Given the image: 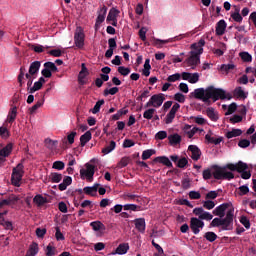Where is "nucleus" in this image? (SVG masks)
Here are the masks:
<instances>
[{
  "instance_id": "obj_25",
  "label": "nucleus",
  "mask_w": 256,
  "mask_h": 256,
  "mask_svg": "<svg viewBox=\"0 0 256 256\" xmlns=\"http://www.w3.org/2000/svg\"><path fill=\"white\" fill-rule=\"evenodd\" d=\"M71 183H73V178L71 176H65L63 182L58 185L59 191H65Z\"/></svg>"
},
{
  "instance_id": "obj_39",
  "label": "nucleus",
  "mask_w": 256,
  "mask_h": 256,
  "mask_svg": "<svg viewBox=\"0 0 256 256\" xmlns=\"http://www.w3.org/2000/svg\"><path fill=\"white\" fill-rule=\"evenodd\" d=\"M240 135H243V131L241 129H232V131L226 133L227 139H233V137H240Z\"/></svg>"
},
{
  "instance_id": "obj_13",
  "label": "nucleus",
  "mask_w": 256,
  "mask_h": 256,
  "mask_svg": "<svg viewBox=\"0 0 256 256\" xmlns=\"http://www.w3.org/2000/svg\"><path fill=\"white\" fill-rule=\"evenodd\" d=\"M183 81H189L192 84L199 82V73L182 72Z\"/></svg>"
},
{
  "instance_id": "obj_29",
  "label": "nucleus",
  "mask_w": 256,
  "mask_h": 256,
  "mask_svg": "<svg viewBox=\"0 0 256 256\" xmlns=\"http://www.w3.org/2000/svg\"><path fill=\"white\" fill-rule=\"evenodd\" d=\"M33 202H34L35 204H37L38 207H43V205L49 203V200H47V198L43 197V195L37 194V195L33 198Z\"/></svg>"
},
{
  "instance_id": "obj_5",
  "label": "nucleus",
  "mask_w": 256,
  "mask_h": 256,
  "mask_svg": "<svg viewBox=\"0 0 256 256\" xmlns=\"http://www.w3.org/2000/svg\"><path fill=\"white\" fill-rule=\"evenodd\" d=\"M163 101H165V95L164 94H154L151 96L149 101L145 104V109H149V107H155L156 109H159L161 105H163Z\"/></svg>"
},
{
  "instance_id": "obj_10",
  "label": "nucleus",
  "mask_w": 256,
  "mask_h": 256,
  "mask_svg": "<svg viewBox=\"0 0 256 256\" xmlns=\"http://www.w3.org/2000/svg\"><path fill=\"white\" fill-rule=\"evenodd\" d=\"M185 63H187L188 67H192V69H195L199 65V63H201V56L197 55L194 52H190V57L185 60Z\"/></svg>"
},
{
  "instance_id": "obj_62",
  "label": "nucleus",
  "mask_w": 256,
  "mask_h": 256,
  "mask_svg": "<svg viewBox=\"0 0 256 256\" xmlns=\"http://www.w3.org/2000/svg\"><path fill=\"white\" fill-rule=\"evenodd\" d=\"M235 111H237V103L233 102L228 106V110L225 113V115H233V113H235Z\"/></svg>"
},
{
  "instance_id": "obj_47",
  "label": "nucleus",
  "mask_w": 256,
  "mask_h": 256,
  "mask_svg": "<svg viewBox=\"0 0 256 256\" xmlns=\"http://www.w3.org/2000/svg\"><path fill=\"white\" fill-rule=\"evenodd\" d=\"M204 239H206V241H209L210 243H213L217 241V234H215V232H206L204 234Z\"/></svg>"
},
{
  "instance_id": "obj_7",
  "label": "nucleus",
  "mask_w": 256,
  "mask_h": 256,
  "mask_svg": "<svg viewBox=\"0 0 256 256\" xmlns=\"http://www.w3.org/2000/svg\"><path fill=\"white\" fill-rule=\"evenodd\" d=\"M74 44L78 49L85 47V32L81 27H78L74 33Z\"/></svg>"
},
{
  "instance_id": "obj_59",
  "label": "nucleus",
  "mask_w": 256,
  "mask_h": 256,
  "mask_svg": "<svg viewBox=\"0 0 256 256\" xmlns=\"http://www.w3.org/2000/svg\"><path fill=\"white\" fill-rule=\"evenodd\" d=\"M43 88V84L39 81H36L32 87V89H30L29 93L33 94L36 91H41V89Z\"/></svg>"
},
{
  "instance_id": "obj_44",
  "label": "nucleus",
  "mask_w": 256,
  "mask_h": 256,
  "mask_svg": "<svg viewBox=\"0 0 256 256\" xmlns=\"http://www.w3.org/2000/svg\"><path fill=\"white\" fill-rule=\"evenodd\" d=\"M129 163H131V158L125 156L118 162L117 167L118 169H123V167H127Z\"/></svg>"
},
{
  "instance_id": "obj_54",
  "label": "nucleus",
  "mask_w": 256,
  "mask_h": 256,
  "mask_svg": "<svg viewBox=\"0 0 256 256\" xmlns=\"http://www.w3.org/2000/svg\"><path fill=\"white\" fill-rule=\"evenodd\" d=\"M118 73H120V75H122L123 77H127V75H129V73H131V69L127 68L125 66H119Z\"/></svg>"
},
{
  "instance_id": "obj_3",
  "label": "nucleus",
  "mask_w": 256,
  "mask_h": 256,
  "mask_svg": "<svg viewBox=\"0 0 256 256\" xmlns=\"http://www.w3.org/2000/svg\"><path fill=\"white\" fill-rule=\"evenodd\" d=\"M235 217V209L230 208L225 218H214L209 227H220L221 231H233V219Z\"/></svg>"
},
{
  "instance_id": "obj_46",
  "label": "nucleus",
  "mask_w": 256,
  "mask_h": 256,
  "mask_svg": "<svg viewBox=\"0 0 256 256\" xmlns=\"http://www.w3.org/2000/svg\"><path fill=\"white\" fill-rule=\"evenodd\" d=\"M102 105H105V100L104 99L98 100L96 102V104L94 105V107L92 109L93 115H97V113H99V111H101V106Z\"/></svg>"
},
{
  "instance_id": "obj_38",
  "label": "nucleus",
  "mask_w": 256,
  "mask_h": 256,
  "mask_svg": "<svg viewBox=\"0 0 256 256\" xmlns=\"http://www.w3.org/2000/svg\"><path fill=\"white\" fill-rule=\"evenodd\" d=\"M115 147H117V143L115 141H110V144L107 145L105 148L102 149V153L104 155H109L111 151H114Z\"/></svg>"
},
{
  "instance_id": "obj_64",
  "label": "nucleus",
  "mask_w": 256,
  "mask_h": 256,
  "mask_svg": "<svg viewBox=\"0 0 256 256\" xmlns=\"http://www.w3.org/2000/svg\"><path fill=\"white\" fill-rule=\"evenodd\" d=\"M188 195H189V198L193 200L201 199V192L190 191Z\"/></svg>"
},
{
  "instance_id": "obj_22",
  "label": "nucleus",
  "mask_w": 256,
  "mask_h": 256,
  "mask_svg": "<svg viewBox=\"0 0 256 256\" xmlns=\"http://www.w3.org/2000/svg\"><path fill=\"white\" fill-rule=\"evenodd\" d=\"M15 119H17V106L10 108L7 115V123L13 125V123H15Z\"/></svg>"
},
{
  "instance_id": "obj_12",
  "label": "nucleus",
  "mask_w": 256,
  "mask_h": 256,
  "mask_svg": "<svg viewBox=\"0 0 256 256\" xmlns=\"http://www.w3.org/2000/svg\"><path fill=\"white\" fill-rule=\"evenodd\" d=\"M228 207H231L230 203H223V204L217 206L213 210V215H216L217 217H220V218H224L225 212L227 211Z\"/></svg>"
},
{
  "instance_id": "obj_21",
  "label": "nucleus",
  "mask_w": 256,
  "mask_h": 256,
  "mask_svg": "<svg viewBox=\"0 0 256 256\" xmlns=\"http://www.w3.org/2000/svg\"><path fill=\"white\" fill-rule=\"evenodd\" d=\"M99 189V184H94L92 187L86 186L83 191L86 195H90V197H97V191Z\"/></svg>"
},
{
  "instance_id": "obj_36",
  "label": "nucleus",
  "mask_w": 256,
  "mask_h": 256,
  "mask_svg": "<svg viewBox=\"0 0 256 256\" xmlns=\"http://www.w3.org/2000/svg\"><path fill=\"white\" fill-rule=\"evenodd\" d=\"M234 97H237L238 99H247V93H245L241 86H238L234 90Z\"/></svg>"
},
{
  "instance_id": "obj_24",
  "label": "nucleus",
  "mask_w": 256,
  "mask_h": 256,
  "mask_svg": "<svg viewBox=\"0 0 256 256\" xmlns=\"http://www.w3.org/2000/svg\"><path fill=\"white\" fill-rule=\"evenodd\" d=\"M45 103V94L42 95V99L38 100L36 104H34L32 107L28 109L30 115H33L36 113L37 109L43 107V104Z\"/></svg>"
},
{
  "instance_id": "obj_60",
  "label": "nucleus",
  "mask_w": 256,
  "mask_h": 256,
  "mask_svg": "<svg viewBox=\"0 0 256 256\" xmlns=\"http://www.w3.org/2000/svg\"><path fill=\"white\" fill-rule=\"evenodd\" d=\"M240 223L245 227V229H251V222L249 221V218L246 216H241Z\"/></svg>"
},
{
  "instance_id": "obj_14",
  "label": "nucleus",
  "mask_w": 256,
  "mask_h": 256,
  "mask_svg": "<svg viewBox=\"0 0 256 256\" xmlns=\"http://www.w3.org/2000/svg\"><path fill=\"white\" fill-rule=\"evenodd\" d=\"M188 151L191 152V159H193V161H199V159H201V149H199V147H197L196 145H190L188 147Z\"/></svg>"
},
{
  "instance_id": "obj_51",
  "label": "nucleus",
  "mask_w": 256,
  "mask_h": 256,
  "mask_svg": "<svg viewBox=\"0 0 256 256\" xmlns=\"http://www.w3.org/2000/svg\"><path fill=\"white\" fill-rule=\"evenodd\" d=\"M44 67H45L48 71H50V72H52V73H57V71H58L57 66H56L55 63H53V62H46V63H44Z\"/></svg>"
},
{
  "instance_id": "obj_32",
  "label": "nucleus",
  "mask_w": 256,
  "mask_h": 256,
  "mask_svg": "<svg viewBox=\"0 0 256 256\" xmlns=\"http://www.w3.org/2000/svg\"><path fill=\"white\" fill-rule=\"evenodd\" d=\"M49 180L51 181V183H61V181L63 180V174L58 172H52L49 175Z\"/></svg>"
},
{
  "instance_id": "obj_2",
  "label": "nucleus",
  "mask_w": 256,
  "mask_h": 256,
  "mask_svg": "<svg viewBox=\"0 0 256 256\" xmlns=\"http://www.w3.org/2000/svg\"><path fill=\"white\" fill-rule=\"evenodd\" d=\"M213 177L217 181L226 180L231 181V179H235V174L229 171H237V164L228 163L225 166L213 165ZM227 169L229 171H227Z\"/></svg>"
},
{
  "instance_id": "obj_57",
  "label": "nucleus",
  "mask_w": 256,
  "mask_h": 256,
  "mask_svg": "<svg viewBox=\"0 0 256 256\" xmlns=\"http://www.w3.org/2000/svg\"><path fill=\"white\" fill-rule=\"evenodd\" d=\"M52 168L57 169V171H63L65 169V163L63 161H55Z\"/></svg>"
},
{
  "instance_id": "obj_41",
  "label": "nucleus",
  "mask_w": 256,
  "mask_h": 256,
  "mask_svg": "<svg viewBox=\"0 0 256 256\" xmlns=\"http://www.w3.org/2000/svg\"><path fill=\"white\" fill-rule=\"evenodd\" d=\"M225 51H227V44L221 43L220 49H214L213 53H214V55H217L218 57H223Z\"/></svg>"
},
{
  "instance_id": "obj_1",
  "label": "nucleus",
  "mask_w": 256,
  "mask_h": 256,
  "mask_svg": "<svg viewBox=\"0 0 256 256\" xmlns=\"http://www.w3.org/2000/svg\"><path fill=\"white\" fill-rule=\"evenodd\" d=\"M191 95L195 99H199V101H203V103H207L208 105H211V99L214 103L215 101H219V99H227L228 101L233 99V96L230 93L225 92V90L221 88H215L214 86H209L206 89H195Z\"/></svg>"
},
{
  "instance_id": "obj_20",
  "label": "nucleus",
  "mask_w": 256,
  "mask_h": 256,
  "mask_svg": "<svg viewBox=\"0 0 256 256\" xmlns=\"http://www.w3.org/2000/svg\"><path fill=\"white\" fill-rule=\"evenodd\" d=\"M225 29H227V22L225 20H220L216 24V35H225Z\"/></svg>"
},
{
  "instance_id": "obj_45",
  "label": "nucleus",
  "mask_w": 256,
  "mask_h": 256,
  "mask_svg": "<svg viewBox=\"0 0 256 256\" xmlns=\"http://www.w3.org/2000/svg\"><path fill=\"white\" fill-rule=\"evenodd\" d=\"M157 110H155V108H150L144 111L143 113V117L144 119H147L148 121H150V119H153V116L155 115Z\"/></svg>"
},
{
  "instance_id": "obj_4",
  "label": "nucleus",
  "mask_w": 256,
  "mask_h": 256,
  "mask_svg": "<svg viewBox=\"0 0 256 256\" xmlns=\"http://www.w3.org/2000/svg\"><path fill=\"white\" fill-rule=\"evenodd\" d=\"M25 166L23 163H19L16 167L12 170L11 175V183L14 187H21V181L23 180V175H25Z\"/></svg>"
},
{
  "instance_id": "obj_49",
  "label": "nucleus",
  "mask_w": 256,
  "mask_h": 256,
  "mask_svg": "<svg viewBox=\"0 0 256 256\" xmlns=\"http://www.w3.org/2000/svg\"><path fill=\"white\" fill-rule=\"evenodd\" d=\"M30 49L35 53H43L45 51V47L41 44H31Z\"/></svg>"
},
{
  "instance_id": "obj_31",
  "label": "nucleus",
  "mask_w": 256,
  "mask_h": 256,
  "mask_svg": "<svg viewBox=\"0 0 256 256\" xmlns=\"http://www.w3.org/2000/svg\"><path fill=\"white\" fill-rule=\"evenodd\" d=\"M13 151V143H8L4 148L0 150V157H9Z\"/></svg>"
},
{
  "instance_id": "obj_53",
  "label": "nucleus",
  "mask_w": 256,
  "mask_h": 256,
  "mask_svg": "<svg viewBox=\"0 0 256 256\" xmlns=\"http://www.w3.org/2000/svg\"><path fill=\"white\" fill-rule=\"evenodd\" d=\"M155 155V150H145L142 153L143 161H147V159H151V157Z\"/></svg>"
},
{
  "instance_id": "obj_11",
  "label": "nucleus",
  "mask_w": 256,
  "mask_h": 256,
  "mask_svg": "<svg viewBox=\"0 0 256 256\" xmlns=\"http://www.w3.org/2000/svg\"><path fill=\"white\" fill-rule=\"evenodd\" d=\"M203 47H205V40L200 39L197 43H193L190 46V49H193L190 53H195L196 55L201 56L203 55Z\"/></svg>"
},
{
  "instance_id": "obj_17",
  "label": "nucleus",
  "mask_w": 256,
  "mask_h": 256,
  "mask_svg": "<svg viewBox=\"0 0 256 256\" xmlns=\"http://www.w3.org/2000/svg\"><path fill=\"white\" fill-rule=\"evenodd\" d=\"M168 141L171 147H176V145H181L182 137L181 135L174 133L168 136Z\"/></svg>"
},
{
  "instance_id": "obj_40",
  "label": "nucleus",
  "mask_w": 256,
  "mask_h": 256,
  "mask_svg": "<svg viewBox=\"0 0 256 256\" xmlns=\"http://www.w3.org/2000/svg\"><path fill=\"white\" fill-rule=\"evenodd\" d=\"M231 18L236 23H241L243 21V16H241L239 8H236L233 13H231Z\"/></svg>"
},
{
  "instance_id": "obj_58",
  "label": "nucleus",
  "mask_w": 256,
  "mask_h": 256,
  "mask_svg": "<svg viewBox=\"0 0 256 256\" xmlns=\"http://www.w3.org/2000/svg\"><path fill=\"white\" fill-rule=\"evenodd\" d=\"M117 93H119V88H117V87H112L110 89L104 90L105 97H107V95H117Z\"/></svg>"
},
{
  "instance_id": "obj_30",
  "label": "nucleus",
  "mask_w": 256,
  "mask_h": 256,
  "mask_svg": "<svg viewBox=\"0 0 256 256\" xmlns=\"http://www.w3.org/2000/svg\"><path fill=\"white\" fill-rule=\"evenodd\" d=\"M206 115L211 121H219V115L215 112V108L209 107L206 109Z\"/></svg>"
},
{
  "instance_id": "obj_63",
  "label": "nucleus",
  "mask_w": 256,
  "mask_h": 256,
  "mask_svg": "<svg viewBox=\"0 0 256 256\" xmlns=\"http://www.w3.org/2000/svg\"><path fill=\"white\" fill-rule=\"evenodd\" d=\"M202 177L204 181H209L213 177V172H211V169H206L202 172Z\"/></svg>"
},
{
  "instance_id": "obj_34",
  "label": "nucleus",
  "mask_w": 256,
  "mask_h": 256,
  "mask_svg": "<svg viewBox=\"0 0 256 256\" xmlns=\"http://www.w3.org/2000/svg\"><path fill=\"white\" fill-rule=\"evenodd\" d=\"M184 131L186 132V134L188 135L189 139H193V137L195 136V133H197V131H199V128L194 127L193 129H191V125L186 124L184 126Z\"/></svg>"
},
{
  "instance_id": "obj_23",
  "label": "nucleus",
  "mask_w": 256,
  "mask_h": 256,
  "mask_svg": "<svg viewBox=\"0 0 256 256\" xmlns=\"http://www.w3.org/2000/svg\"><path fill=\"white\" fill-rule=\"evenodd\" d=\"M135 223V228L137 229V231H139V233H145V218H137L134 220Z\"/></svg>"
},
{
  "instance_id": "obj_26",
  "label": "nucleus",
  "mask_w": 256,
  "mask_h": 256,
  "mask_svg": "<svg viewBox=\"0 0 256 256\" xmlns=\"http://www.w3.org/2000/svg\"><path fill=\"white\" fill-rule=\"evenodd\" d=\"M39 253V244L37 242H33L30 246L29 249L26 252L25 256H35Z\"/></svg>"
},
{
  "instance_id": "obj_19",
  "label": "nucleus",
  "mask_w": 256,
  "mask_h": 256,
  "mask_svg": "<svg viewBox=\"0 0 256 256\" xmlns=\"http://www.w3.org/2000/svg\"><path fill=\"white\" fill-rule=\"evenodd\" d=\"M185 37L184 34H181L179 36H175L174 38H169L167 40H161V39H154L156 45H165L167 43H173V41H181V39H183Z\"/></svg>"
},
{
  "instance_id": "obj_33",
  "label": "nucleus",
  "mask_w": 256,
  "mask_h": 256,
  "mask_svg": "<svg viewBox=\"0 0 256 256\" xmlns=\"http://www.w3.org/2000/svg\"><path fill=\"white\" fill-rule=\"evenodd\" d=\"M128 251H129V244L122 243L116 248L115 253L117 255H125Z\"/></svg>"
},
{
  "instance_id": "obj_42",
  "label": "nucleus",
  "mask_w": 256,
  "mask_h": 256,
  "mask_svg": "<svg viewBox=\"0 0 256 256\" xmlns=\"http://www.w3.org/2000/svg\"><path fill=\"white\" fill-rule=\"evenodd\" d=\"M249 169V165L243 161H239L236 163V171L237 173H243L244 171H247Z\"/></svg>"
},
{
  "instance_id": "obj_35",
  "label": "nucleus",
  "mask_w": 256,
  "mask_h": 256,
  "mask_svg": "<svg viewBox=\"0 0 256 256\" xmlns=\"http://www.w3.org/2000/svg\"><path fill=\"white\" fill-rule=\"evenodd\" d=\"M93 231H105V224L101 221H94L90 223Z\"/></svg>"
},
{
  "instance_id": "obj_9",
  "label": "nucleus",
  "mask_w": 256,
  "mask_h": 256,
  "mask_svg": "<svg viewBox=\"0 0 256 256\" xmlns=\"http://www.w3.org/2000/svg\"><path fill=\"white\" fill-rule=\"evenodd\" d=\"M203 227H205V222H203V220H200L197 217H192L190 219V229L194 235H199Z\"/></svg>"
},
{
  "instance_id": "obj_27",
  "label": "nucleus",
  "mask_w": 256,
  "mask_h": 256,
  "mask_svg": "<svg viewBox=\"0 0 256 256\" xmlns=\"http://www.w3.org/2000/svg\"><path fill=\"white\" fill-rule=\"evenodd\" d=\"M120 13L121 12L117 8H111L106 18L107 23H111V21L117 19Z\"/></svg>"
},
{
  "instance_id": "obj_15",
  "label": "nucleus",
  "mask_w": 256,
  "mask_h": 256,
  "mask_svg": "<svg viewBox=\"0 0 256 256\" xmlns=\"http://www.w3.org/2000/svg\"><path fill=\"white\" fill-rule=\"evenodd\" d=\"M153 162L161 163L162 165H165V167H168V169H173V162H171L167 156H158L153 159Z\"/></svg>"
},
{
  "instance_id": "obj_61",
  "label": "nucleus",
  "mask_w": 256,
  "mask_h": 256,
  "mask_svg": "<svg viewBox=\"0 0 256 256\" xmlns=\"http://www.w3.org/2000/svg\"><path fill=\"white\" fill-rule=\"evenodd\" d=\"M200 221H211L213 219V216L209 212H205L201 214L198 218Z\"/></svg>"
},
{
  "instance_id": "obj_16",
  "label": "nucleus",
  "mask_w": 256,
  "mask_h": 256,
  "mask_svg": "<svg viewBox=\"0 0 256 256\" xmlns=\"http://www.w3.org/2000/svg\"><path fill=\"white\" fill-rule=\"evenodd\" d=\"M205 139H206L207 143H210L212 145H219L223 141V137H221V136L218 138L213 137V132H211V131H209V133H207L205 135Z\"/></svg>"
},
{
  "instance_id": "obj_48",
  "label": "nucleus",
  "mask_w": 256,
  "mask_h": 256,
  "mask_svg": "<svg viewBox=\"0 0 256 256\" xmlns=\"http://www.w3.org/2000/svg\"><path fill=\"white\" fill-rule=\"evenodd\" d=\"M187 165H189V160H187L186 157H182L178 160L176 167H178L179 169H185V167H187Z\"/></svg>"
},
{
  "instance_id": "obj_8",
  "label": "nucleus",
  "mask_w": 256,
  "mask_h": 256,
  "mask_svg": "<svg viewBox=\"0 0 256 256\" xmlns=\"http://www.w3.org/2000/svg\"><path fill=\"white\" fill-rule=\"evenodd\" d=\"M107 6L103 5L97 11V18L95 22L94 29L95 31H99L101 24L105 22V18L107 17Z\"/></svg>"
},
{
  "instance_id": "obj_43",
  "label": "nucleus",
  "mask_w": 256,
  "mask_h": 256,
  "mask_svg": "<svg viewBox=\"0 0 256 256\" xmlns=\"http://www.w3.org/2000/svg\"><path fill=\"white\" fill-rule=\"evenodd\" d=\"M239 57L244 63H251V61H253V56H251L249 52H240Z\"/></svg>"
},
{
  "instance_id": "obj_6",
  "label": "nucleus",
  "mask_w": 256,
  "mask_h": 256,
  "mask_svg": "<svg viewBox=\"0 0 256 256\" xmlns=\"http://www.w3.org/2000/svg\"><path fill=\"white\" fill-rule=\"evenodd\" d=\"M85 168L80 169V177L81 179H87L91 183L93 181V176L95 175V165L86 163Z\"/></svg>"
},
{
  "instance_id": "obj_52",
  "label": "nucleus",
  "mask_w": 256,
  "mask_h": 256,
  "mask_svg": "<svg viewBox=\"0 0 256 256\" xmlns=\"http://www.w3.org/2000/svg\"><path fill=\"white\" fill-rule=\"evenodd\" d=\"M141 209V206L136 204H125L124 205V211H139Z\"/></svg>"
},
{
  "instance_id": "obj_50",
  "label": "nucleus",
  "mask_w": 256,
  "mask_h": 256,
  "mask_svg": "<svg viewBox=\"0 0 256 256\" xmlns=\"http://www.w3.org/2000/svg\"><path fill=\"white\" fill-rule=\"evenodd\" d=\"M25 78L27 79V91H31L32 85H33V80L35 79V76L26 73Z\"/></svg>"
},
{
  "instance_id": "obj_56",
  "label": "nucleus",
  "mask_w": 256,
  "mask_h": 256,
  "mask_svg": "<svg viewBox=\"0 0 256 256\" xmlns=\"http://www.w3.org/2000/svg\"><path fill=\"white\" fill-rule=\"evenodd\" d=\"M233 69H235V64H222L220 67V71H225V73H229Z\"/></svg>"
},
{
  "instance_id": "obj_37",
  "label": "nucleus",
  "mask_w": 256,
  "mask_h": 256,
  "mask_svg": "<svg viewBox=\"0 0 256 256\" xmlns=\"http://www.w3.org/2000/svg\"><path fill=\"white\" fill-rule=\"evenodd\" d=\"M92 135L90 131L85 132L81 137H80V145L81 147H85L87 143H89Z\"/></svg>"
},
{
  "instance_id": "obj_18",
  "label": "nucleus",
  "mask_w": 256,
  "mask_h": 256,
  "mask_svg": "<svg viewBox=\"0 0 256 256\" xmlns=\"http://www.w3.org/2000/svg\"><path fill=\"white\" fill-rule=\"evenodd\" d=\"M39 69H41V62L40 61H34L30 64L28 75H37L39 73Z\"/></svg>"
},
{
  "instance_id": "obj_55",
  "label": "nucleus",
  "mask_w": 256,
  "mask_h": 256,
  "mask_svg": "<svg viewBox=\"0 0 256 256\" xmlns=\"http://www.w3.org/2000/svg\"><path fill=\"white\" fill-rule=\"evenodd\" d=\"M182 77V74L175 73L170 76H168L167 81L168 83H175V81H179Z\"/></svg>"
},
{
  "instance_id": "obj_28",
  "label": "nucleus",
  "mask_w": 256,
  "mask_h": 256,
  "mask_svg": "<svg viewBox=\"0 0 256 256\" xmlns=\"http://www.w3.org/2000/svg\"><path fill=\"white\" fill-rule=\"evenodd\" d=\"M26 75H27V69H25V66H21L19 70L18 78H17L19 87H22L23 85H25V81H23V79H25Z\"/></svg>"
}]
</instances>
